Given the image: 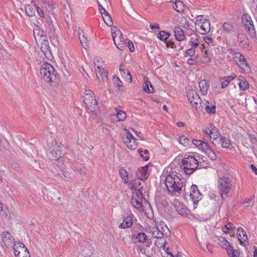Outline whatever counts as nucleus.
Listing matches in <instances>:
<instances>
[{
    "instance_id": "obj_28",
    "label": "nucleus",
    "mask_w": 257,
    "mask_h": 257,
    "mask_svg": "<svg viewBox=\"0 0 257 257\" xmlns=\"http://www.w3.org/2000/svg\"><path fill=\"white\" fill-rule=\"evenodd\" d=\"M121 65L120 66L119 71L121 76L124 77L126 80L129 82H132V78L131 73L128 69H123L121 68Z\"/></svg>"
},
{
    "instance_id": "obj_32",
    "label": "nucleus",
    "mask_w": 257,
    "mask_h": 257,
    "mask_svg": "<svg viewBox=\"0 0 257 257\" xmlns=\"http://www.w3.org/2000/svg\"><path fill=\"white\" fill-rule=\"evenodd\" d=\"M19 245V247L21 248L22 250V255H23L22 257H30V253L29 252L28 249L25 246V244L23 242L18 243Z\"/></svg>"
},
{
    "instance_id": "obj_64",
    "label": "nucleus",
    "mask_w": 257,
    "mask_h": 257,
    "mask_svg": "<svg viewBox=\"0 0 257 257\" xmlns=\"http://www.w3.org/2000/svg\"><path fill=\"white\" fill-rule=\"evenodd\" d=\"M166 46L167 47L171 48H175L176 47L175 43L172 41H166Z\"/></svg>"
},
{
    "instance_id": "obj_31",
    "label": "nucleus",
    "mask_w": 257,
    "mask_h": 257,
    "mask_svg": "<svg viewBox=\"0 0 257 257\" xmlns=\"http://www.w3.org/2000/svg\"><path fill=\"white\" fill-rule=\"evenodd\" d=\"M119 174L122 180L123 181L124 183H127L128 182V175L127 171L123 169L120 168L119 170Z\"/></svg>"
},
{
    "instance_id": "obj_19",
    "label": "nucleus",
    "mask_w": 257,
    "mask_h": 257,
    "mask_svg": "<svg viewBox=\"0 0 257 257\" xmlns=\"http://www.w3.org/2000/svg\"><path fill=\"white\" fill-rule=\"evenodd\" d=\"M234 56L235 58L238 59V65L239 67L242 69H245L246 67H248V64H247L245 58L244 56L239 53H234Z\"/></svg>"
},
{
    "instance_id": "obj_50",
    "label": "nucleus",
    "mask_w": 257,
    "mask_h": 257,
    "mask_svg": "<svg viewBox=\"0 0 257 257\" xmlns=\"http://www.w3.org/2000/svg\"><path fill=\"white\" fill-rule=\"evenodd\" d=\"M237 231H238V233L241 232L242 236L243 237H245V238L244 239V242H246L248 240V239H247V234L246 233V231L244 230V229L241 227H239L237 229Z\"/></svg>"
},
{
    "instance_id": "obj_61",
    "label": "nucleus",
    "mask_w": 257,
    "mask_h": 257,
    "mask_svg": "<svg viewBox=\"0 0 257 257\" xmlns=\"http://www.w3.org/2000/svg\"><path fill=\"white\" fill-rule=\"evenodd\" d=\"M240 254V251L238 249H234L233 252H231L230 257H238Z\"/></svg>"
},
{
    "instance_id": "obj_6",
    "label": "nucleus",
    "mask_w": 257,
    "mask_h": 257,
    "mask_svg": "<svg viewBox=\"0 0 257 257\" xmlns=\"http://www.w3.org/2000/svg\"><path fill=\"white\" fill-rule=\"evenodd\" d=\"M111 31L112 37L115 46L119 50H123L126 47V42L128 39L123 36L120 31L116 27L112 28Z\"/></svg>"
},
{
    "instance_id": "obj_4",
    "label": "nucleus",
    "mask_w": 257,
    "mask_h": 257,
    "mask_svg": "<svg viewBox=\"0 0 257 257\" xmlns=\"http://www.w3.org/2000/svg\"><path fill=\"white\" fill-rule=\"evenodd\" d=\"M40 74L43 79L48 83H57L59 80V76L55 72L54 67L50 63H45L42 65Z\"/></svg>"
},
{
    "instance_id": "obj_41",
    "label": "nucleus",
    "mask_w": 257,
    "mask_h": 257,
    "mask_svg": "<svg viewBox=\"0 0 257 257\" xmlns=\"http://www.w3.org/2000/svg\"><path fill=\"white\" fill-rule=\"evenodd\" d=\"M237 39L239 43L241 44L243 46L247 45L246 43L245 42V40L247 39V38L244 34H238L237 36Z\"/></svg>"
},
{
    "instance_id": "obj_44",
    "label": "nucleus",
    "mask_w": 257,
    "mask_h": 257,
    "mask_svg": "<svg viewBox=\"0 0 257 257\" xmlns=\"http://www.w3.org/2000/svg\"><path fill=\"white\" fill-rule=\"evenodd\" d=\"M210 149L211 148L209 146L208 144L205 142H203L201 146L199 147V149L202 150V151L205 153H207V151H209V149Z\"/></svg>"
},
{
    "instance_id": "obj_48",
    "label": "nucleus",
    "mask_w": 257,
    "mask_h": 257,
    "mask_svg": "<svg viewBox=\"0 0 257 257\" xmlns=\"http://www.w3.org/2000/svg\"><path fill=\"white\" fill-rule=\"evenodd\" d=\"M133 196H136L137 199L141 200V201L143 199L145 200V196L143 193V190L138 191V193Z\"/></svg>"
},
{
    "instance_id": "obj_18",
    "label": "nucleus",
    "mask_w": 257,
    "mask_h": 257,
    "mask_svg": "<svg viewBox=\"0 0 257 257\" xmlns=\"http://www.w3.org/2000/svg\"><path fill=\"white\" fill-rule=\"evenodd\" d=\"M148 168L149 166L146 165L145 167L138 168L136 172V176L138 179L144 180L148 178L149 175L148 172Z\"/></svg>"
},
{
    "instance_id": "obj_38",
    "label": "nucleus",
    "mask_w": 257,
    "mask_h": 257,
    "mask_svg": "<svg viewBox=\"0 0 257 257\" xmlns=\"http://www.w3.org/2000/svg\"><path fill=\"white\" fill-rule=\"evenodd\" d=\"M179 143L185 146H188L190 143V140L184 136H182L179 138Z\"/></svg>"
},
{
    "instance_id": "obj_26",
    "label": "nucleus",
    "mask_w": 257,
    "mask_h": 257,
    "mask_svg": "<svg viewBox=\"0 0 257 257\" xmlns=\"http://www.w3.org/2000/svg\"><path fill=\"white\" fill-rule=\"evenodd\" d=\"M198 85L202 94L206 95L208 90V84L207 81L205 80H201L199 81Z\"/></svg>"
},
{
    "instance_id": "obj_3",
    "label": "nucleus",
    "mask_w": 257,
    "mask_h": 257,
    "mask_svg": "<svg viewBox=\"0 0 257 257\" xmlns=\"http://www.w3.org/2000/svg\"><path fill=\"white\" fill-rule=\"evenodd\" d=\"M233 184L232 178L222 176L218 179L217 188L222 201H225L228 197L231 196Z\"/></svg>"
},
{
    "instance_id": "obj_39",
    "label": "nucleus",
    "mask_w": 257,
    "mask_h": 257,
    "mask_svg": "<svg viewBox=\"0 0 257 257\" xmlns=\"http://www.w3.org/2000/svg\"><path fill=\"white\" fill-rule=\"evenodd\" d=\"M102 17L104 22L108 26L110 27L112 25L113 22L112 19L108 15V13L104 14V16L103 15Z\"/></svg>"
},
{
    "instance_id": "obj_12",
    "label": "nucleus",
    "mask_w": 257,
    "mask_h": 257,
    "mask_svg": "<svg viewBox=\"0 0 257 257\" xmlns=\"http://www.w3.org/2000/svg\"><path fill=\"white\" fill-rule=\"evenodd\" d=\"M94 66L95 68V73L97 77L96 81H98V84L104 81H106L108 79V73L102 65H97V63L94 61Z\"/></svg>"
},
{
    "instance_id": "obj_13",
    "label": "nucleus",
    "mask_w": 257,
    "mask_h": 257,
    "mask_svg": "<svg viewBox=\"0 0 257 257\" xmlns=\"http://www.w3.org/2000/svg\"><path fill=\"white\" fill-rule=\"evenodd\" d=\"M122 140L127 145V147L132 150H135L137 148V139L134 137L133 135L128 132H127L125 136H124Z\"/></svg>"
},
{
    "instance_id": "obj_60",
    "label": "nucleus",
    "mask_w": 257,
    "mask_h": 257,
    "mask_svg": "<svg viewBox=\"0 0 257 257\" xmlns=\"http://www.w3.org/2000/svg\"><path fill=\"white\" fill-rule=\"evenodd\" d=\"M138 153L140 154L141 157L143 158V159L145 161H147L149 160L150 158L149 156H145L144 157V156L142 154L143 150L142 149H139L138 150Z\"/></svg>"
},
{
    "instance_id": "obj_47",
    "label": "nucleus",
    "mask_w": 257,
    "mask_h": 257,
    "mask_svg": "<svg viewBox=\"0 0 257 257\" xmlns=\"http://www.w3.org/2000/svg\"><path fill=\"white\" fill-rule=\"evenodd\" d=\"M195 53V48L192 47L190 49H187L185 52V56L194 57Z\"/></svg>"
},
{
    "instance_id": "obj_42",
    "label": "nucleus",
    "mask_w": 257,
    "mask_h": 257,
    "mask_svg": "<svg viewBox=\"0 0 257 257\" xmlns=\"http://www.w3.org/2000/svg\"><path fill=\"white\" fill-rule=\"evenodd\" d=\"M223 29L224 31L228 33L231 32V31L232 30L233 26L230 23L225 22L223 24Z\"/></svg>"
},
{
    "instance_id": "obj_46",
    "label": "nucleus",
    "mask_w": 257,
    "mask_h": 257,
    "mask_svg": "<svg viewBox=\"0 0 257 257\" xmlns=\"http://www.w3.org/2000/svg\"><path fill=\"white\" fill-rule=\"evenodd\" d=\"M205 154L211 160H215L216 159V155L211 149H209V151H207Z\"/></svg>"
},
{
    "instance_id": "obj_7",
    "label": "nucleus",
    "mask_w": 257,
    "mask_h": 257,
    "mask_svg": "<svg viewBox=\"0 0 257 257\" xmlns=\"http://www.w3.org/2000/svg\"><path fill=\"white\" fill-rule=\"evenodd\" d=\"M187 96L191 104L196 109H200L204 104L198 94L194 90H189L187 92Z\"/></svg>"
},
{
    "instance_id": "obj_29",
    "label": "nucleus",
    "mask_w": 257,
    "mask_h": 257,
    "mask_svg": "<svg viewBox=\"0 0 257 257\" xmlns=\"http://www.w3.org/2000/svg\"><path fill=\"white\" fill-rule=\"evenodd\" d=\"M113 80L114 85L116 86L118 91H123L124 90V86L120 79L115 75H114L113 76Z\"/></svg>"
},
{
    "instance_id": "obj_9",
    "label": "nucleus",
    "mask_w": 257,
    "mask_h": 257,
    "mask_svg": "<svg viewBox=\"0 0 257 257\" xmlns=\"http://www.w3.org/2000/svg\"><path fill=\"white\" fill-rule=\"evenodd\" d=\"M83 102L90 111L95 112L98 109V102L93 95H84Z\"/></svg>"
},
{
    "instance_id": "obj_62",
    "label": "nucleus",
    "mask_w": 257,
    "mask_h": 257,
    "mask_svg": "<svg viewBox=\"0 0 257 257\" xmlns=\"http://www.w3.org/2000/svg\"><path fill=\"white\" fill-rule=\"evenodd\" d=\"M98 8H99V11L102 15V16H103V15L107 13V11H105V10L103 8V7L99 3H98Z\"/></svg>"
},
{
    "instance_id": "obj_57",
    "label": "nucleus",
    "mask_w": 257,
    "mask_h": 257,
    "mask_svg": "<svg viewBox=\"0 0 257 257\" xmlns=\"http://www.w3.org/2000/svg\"><path fill=\"white\" fill-rule=\"evenodd\" d=\"M192 142L194 145H195L197 147H198L199 149V147L201 146V144L203 143V141H201V140L194 139L192 140Z\"/></svg>"
},
{
    "instance_id": "obj_23",
    "label": "nucleus",
    "mask_w": 257,
    "mask_h": 257,
    "mask_svg": "<svg viewBox=\"0 0 257 257\" xmlns=\"http://www.w3.org/2000/svg\"><path fill=\"white\" fill-rule=\"evenodd\" d=\"M152 235L153 237L157 238L158 239H159V241H161V244L164 242H166L164 237V233L158 228H156L154 231H153Z\"/></svg>"
},
{
    "instance_id": "obj_58",
    "label": "nucleus",
    "mask_w": 257,
    "mask_h": 257,
    "mask_svg": "<svg viewBox=\"0 0 257 257\" xmlns=\"http://www.w3.org/2000/svg\"><path fill=\"white\" fill-rule=\"evenodd\" d=\"M43 31H41L38 27L34 30V36H35L36 34H37L38 36H40V37H43Z\"/></svg>"
},
{
    "instance_id": "obj_63",
    "label": "nucleus",
    "mask_w": 257,
    "mask_h": 257,
    "mask_svg": "<svg viewBox=\"0 0 257 257\" xmlns=\"http://www.w3.org/2000/svg\"><path fill=\"white\" fill-rule=\"evenodd\" d=\"M195 58H196V57H193V58H192V57L189 58L187 60V63L190 65H193V64H195V62L196 61Z\"/></svg>"
},
{
    "instance_id": "obj_5",
    "label": "nucleus",
    "mask_w": 257,
    "mask_h": 257,
    "mask_svg": "<svg viewBox=\"0 0 257 257\" xmlns=\"http://www.w3.org/2000/svg\"><path fill=\"white\" fill-rule=\"evenodd\" d=\"M198 161L194 157L188 156L183 159L180 168L186 175H191L198 168Z\"/></svg>"
},
{
    "instance_id": "obj_49",
    "label": "nucleus",
    "mask_w": 257,
    "mask_h": 257,
    "mask_svg": "<svg viewBox=\"0 0 257 257\" xmlns=\"http://www.w3.org/2000/svg\"><path fill=\"white\" fill-rule=\"evenodd\" d=\"M189 43L191 44L193 48L197 47L199 46V43L196 38L191 37Z\"/></svg>"
},
{
    "instance_id": "obj_1",
    "label": "nucleus",
    "mask_w": 257,
    "mask_h": 257,
    "mask_svg": "<svg viewBox=\"0 0 257 257\" xmlns=\"http://www.w3.org/2000/svg\"><path fill=\"white\" fill-rule=\"evenodd\" d=\"M165 177V185L169 192L172 194L180 193L184 186L183 181L180 178L181 175L173 173L167 175L163 174Z\"/></svg>"
},
{
    "instance_id": "obj_2",
    "label": "nucleus",
    "mask_w": 257,
    "mask_h": 257,
    "mask_svg": "<svg viewBox=\"0 0 257 257\" xmlns=\"http://www.w3.org/2000/svg\"><path fill=\"white\" fill-rule=\"evenodd\" d=\"M48 152L47 156L51 160H54L55 162L54 165L57 167L59 171H61L63 174L64 165V158L63 154L62 153V150H60L59 147L55 146L52 144L51 145L50 144H48Z\"/></svg>"
},
{
    "instance_id": "obj_21",
    "label": "nucleus",
    "mask_w": 257,
    "mask_h": 257,
    "mask_svg": "<svg viewBox=\"0 0 257 257\" xmlns=\"http://www.w3.org/2000/svg\"><path fill=\"white\" fill-rule=\"evenodd\" d=\"M144 83L143 85V90L148 93H152L154 92V89L152 85L149 81L148 78L147 76H144L143 78Z\"/></svg>"
},
{
    "instance_id": "obj_59",
    "label": "nucleus",
    "mask_w": 257,
    "mask_h": 257,
    "mask_svg": "<svg viewBox=\"0 0 257 257\" xmlns=\"http://www.w3.org/2000/svg\"><path fill=\"white\" fill-rule=\"evenodd\" d=\"M15 246V245L13 246L14 248V250L15 251V255L16 257H22L23 256L20 255L21 253L22 254V250L20 251V250H17L16 249V246Z\"/></svg>"
},
{
    "instance_id": "obj_25",
    "label": "nucleus",
    "mask_w": 257,
    "mask_h": 257,
    "mask_svg": "<svg viewBox=\"0 0 257 257\" xmlns=\"http://www.w3.org/2000/svg\"><path fill=\"white\" fill-rule=\"evenodd\" d=\"M205 108L206 111L210 114H214L216 111V106L214 104H211L208 100L205 101Z\"/></svg>"
},
{
    "instance_id": "obj_33",
    "label": "nucleus",
    "mask_w": 257,
    "mask_h": 257,
    "mask_svg": "<svg viewBox=\"0 0 257 257\" xmlns=\"http://www.w3.org/2000/svg\"><path fill=\"white\" fill-rule=\"evenodd\" d=\"M219 143L221 145V147L224 148H228L230 146L229 140L225 137H220Z\"/></svg>"
},
{
    "instance_id": "obj_30",
    "label": "nucleus",
    "mask_w": 257,
    "mask_h": 257,
    "mask_svg": "<svg viewBox=\"0 0 257 257\" xmlns=\"http://www.w3.org/2000/svg\"><path fill=\"white\" fill-rule=\"evenodd\" d=\"M174 9L177 12L181 13L184 11V5L180 1H176L173 6Z\"/></svg>"
},
{
    "instance_id": "obj_53",
    "label": "nucleus",
    "mask_w": 257,
    "mask_h": 257,
    "mask_svg": "<svg viewBox=\"0 0 257 257\" xmlns=\"http://www.w3.org/2000/svg\"><path fill=\"white\" fill-rule=\"evenodd\" d=\"M177 211L179 213V214L184 215H187V209L186 208L181 207V208H179V207L177 209Z\"/></svg>"
},
{
    "instance_id": "obj_54",
    "label": "nucleus",
    "mask_w": 257,
    "mask_h": 257,
    "mask_svg": "<svg viewBox=\"0 0 257 257\" xmlns=\"http://www.w3.org/2000/svg\"><path fill=\"white\" fill-rule=\"evenodd\" d=\"M220 82L221 83V88L222 89L226 87L229 83L228 81L224 79V77L220 79Z\"/></svg>"
},
{
    "instance_id": "obj_24",
    "label": "nucleus",
    "mask_w": 257,
    "mask_h": 257,
    "mask_svg": "<svg viewBox=\"0 0 257 257\" xmlns=\"http://www.w3.org/2000/svg\"><path fill=\"white\" fill-rule=\"evenodd\" d=\"M132 239H137L139 242L141 243H144L146 240L147 238V235L143 232L138 233L137 235L132 234Z\"/></svg>"
},
{
    "instance_id": "obj_36",
    "label": "nucleus",
    "mask_w": 257,
    "mask_h": 257,
    "mask_svg": "<svg viewBox=\"0 0 257 257\" xmlns=\"http://www.w3.org/2000/svg\"><path fill=\"white\" fill-rule=\"evenodd\" d=\"M170 36V34L169 33L164 31H161L158 34V37L161 41H165L167 40Z\"/></svg>"
},
{
    "instance_id": "obj_40",
    "label": "nucleus",
    "mask_w": 257,
    "mask_h": 257,
    "mask_svg": "<svg viewBox=\"0 0 257 257\" xmlns=\"http://www.w3.org/2000/svg\"><path fill=\"white\" fill-rule=\"evenodd\" d=\"M79 38L82 46L83 47V48L86 49V47L88 46V40L83 35L82 36V37L80 36V33H79Z\"/></svg>"
},
{
    "instance_id": "obj_10",
    "label": "nucleus",
    "mask_w": 257,
    "mask_h": 257,
    "mask_svg": "<svg viewBox=\"0 0 257 257\" xmlns=\"http://www.w3.org/2000/svg\"><path fill=\"white\" fill-rule=\"evenodd\" d=\"M196 29L202 35L208 33L210 30V21L208 19H198L195 22Z\"/></svg>"
},
{
    "instance_id": "obj_34",
    "label": "nucleus",
    "mask_w": 257,
    "mask_h": 257,
    "mask_svg": "<svg viewBox=\"0 0 257 257\" xmlns=\"http://www.w3.org/2000/svg\"><path fill=\"white\" fill-rule=\"evenodd\" d=\"M217 243L223 248H226L229 246L230 243L223 237H220L217 240Z\"/></svg>"
},
{
    "instance_id": "obj_15",
    "label": "nucleus",
    "mask_w": 257,
    "mask_h": 257,
    "mask_svg": "<svg viewBox=\"0 0 257 257\" xmlns=\"http://www.w3.org/2000/svg\"><path fill=\"white\" fill-rule=\"evenodd\" d=\"M211 130H209V133L207 131L203 130V133L210 135V139H213L212 143L215 145V142L217 141V139L220 138V133L217 128L215 127L213 124L210 125Z\"/></svg>"
},
{
    "instance_id": "obj_51",
    "label": "nucleus",
    "mask_w": 257,
    "mask_h": 257,
    "mask_svg": "<svg viewBox=\"0 0 257 257\" xmlns=\"http://www.w3.org/2000/svg\"><path fill=\"white\" fill-rule=\"evenodd\" d=\"M234 228L233 224L231 222L227 223V225L223 228V231L227 233L228 230H232Z\"/></svg>"
},
{
    "instance_id": "obj_43",
    "label": "nucleus",
    "mask_w": 257,
    "mask_h": 257,
    "mask_svg": "<svg viewBox=\"0 0 257 257\" xmlns=\"http://www.w3.org/2000/svg\"><path fill=\"white\" fill-rule=\"evenodd\" d=\"M141 179H138L137 180H136L135 182L134 183L133 185V188L135 189V190L139 191L141 190H143V186H142V184L141 182Z\"/></svg>"
},
{
    "instance_id": "obj_56",
    "label": "nucleus",
    "mask_w": 257,
    "mask_h": 257,
    "mask_svg": "<svg viewBox=\"0 0 257 257\" xmlns=\"http://www.w3.org/2000/svg\"><path fill=\"white\" fill-rule=\"evenodd\" d=\"M243 204L245 207H252L253 205V201L252 199H249L244 202Z\"/></svg>"
},
{
    "instance_id": "obj_8",
    "label": "nucleus",
    "mask_w": 257,
    "mask_h": 257,
    "mask_svg": "<svg viewBox=\"0 0 257 257\" xmlns=\"http://www.w3.org/2000/svg\"><path fill=\"white\" fill-rule=\"evenodd\" d=\"M77 249L78 252L80 253L84 257H90L93 254V247L91 244L88 241H81Z\"/></svg>"
},
{
    "instance_id": "obj_52",
    "label": "nucleus",
    "mask_w": 257,
    "mask_h": 257,
    "mask_svg": "<svg viewBox=\"0 0 257 257\" xmlns=\"http://www.w3.org/2000/svg\"><path fill=\"white\" fill-rule=\"evenodd\" d=\"M126 46L129 48L131 52H133L135 51V48L133 43L128 39L126 42Z\"/></svg>"
},
{
    "instance_id": "obj_22",
    "label": "nucleus",
    "mask_w": 257,
    "mask_h": 257,
    "mask_svg": "<svg viewBox=\"0 0 257 257\" xmlns=\"http://www.w3.org/2000/svg\"><path fill=\"white\" fill-rule=\"evenodd\" d=\"M133 219L131 216H127L123 218V222L120 223L119 227L121 228H127L132 226Z\"/></svg>"
},
{
    "instance_id": "obj_55",
    "label": "nucleus",
    "mask_w": 257,
    "mask_h": 257,
    "mask_svg": "<svg viewBox=\"0 0 257 257\" xmlns=\"http://www.w3.org/2000/svg\"><path fill=\"white\" fill-rule=\"evenodd\" d=\"M36 8V9H37V13L38 14H39V15L41 17V18H45V13L42 10V9H41L40 8H39V7L38 6H35Z\"/></svg>"
},
{
    "instance_id": "obj_14",
    "label": "nucleus",
    "mask_w": 257,
    "mask_h": 257,
    "mask_svg": "<svg viewBox=\"0 0 257 257\" xmlns=\"http://www.w3.org/2000/svg\"><path fill=\"white\" fill-rule=\"evenodd\" d=\"M40 49L47 59L52 60L53 56L50 50L48 41L44 39L41 43Z\"/></svg>"
},
{
    "instance_id": "obj_20",
    "label": "nucleus",
    "mask_w": 257,
    "mask_h": 257,
    "mask_svg": "<svg viewBox=\"0 0 257 257\" xmlns=\"http://www.w3.org/2000/svg\"><path fill=\"white\" fill-rule=\"evenodd\" d=\"M176 40L181 41L185 39V36L183 30L179 27H175L174 30Z\"/></svg>"
},
{
    "instance_id": "obj_17",
    "label": "nucleus",
    "mask_w": 257,
    "mask_h": 257,
    "mask_svg": "<svg viewBox=\"0 0 257 257\" xmlns=\"http://www.w3.org/2000/svg\"><path fill=\"white\" fill-rule=\"evenodd\" d=\"M190 196L194 203L201 199V194L199 192L197 185L193 184L191 186Z\"/></svg>"
},
{
    "instance_id": "obj_45",
    "label": "nucleus",
    "mask_w": 257,
    "mask_h": 257,
    "mask_svg": "<svg viewBox=\"0 0 257 257\" xmlns=\"http://www.w3.org/2000/svg\"><path fill=\"white\" fill-rule=\"evenodd\" d=\"M239 87L240 90H244L248 88L249 84L245 80H242L239 83Z\"/></svg>"
},
{
    "instance_id": "obj_27",
    "label": "nucleus",
    "mask_w": 257,
    "mask_h": 257,
    "mask_svg": "<svg viewBox=\"0 0 257 257\" xmlns=\"http://www.w3.org/2000/svg\"><path fill=\"white\" fill-rule=\"evenodd\" d=\"M132 204L139 211H142L143 210L142 201H140L139 199H137L136 196L132 197Z\"/></svg>"
},
{
    "instance_id": "obj_35",
    "label": "nucleus",
    "mask_w": 257,
    "mask_h": 257,
    "mask_svg": "<svg viewBox=\"0 0 257 257\" xmlns=\"http://www.w3.org/2000/svg\"><path fill=\"white\" fill-rule=\"evenodd\" d=\"M25 11L27 15L30 17L35 16V11L31 5H27L25 6Z\"/></svg>"
},
{
    "instance_id": "obj_37",
    "label": "nucleus",
    "mask_w": 257,
    "mask_h": 257,
    "mask_svg": "<svg viewBox=\"0 0 257 257\" xmlns=\"http://www.w3.org/2000/svg\"><path fill=\"white\" fill-rule=\"evenodd\" d=\"M116 109V111L117 112L116 115H117V118H118V120L119 121L124 120L126 117V113L124 111L119 110L118 109Z\"/></svg>"
},
{
    "instance_id": "obj_16",
    "label": "nucleus",
    "mask_w": 257,
    "mask_h": 257,
    "mask_svg": "<svg viewBox=\"0 0 257 257\" xmlns=\"http://www.w3.org/2000/svg\"><path fill=\"white\" fill-rule=\"evenodd\" d=\"M2 240L4 245L7 247H12L16 245L13 236L9 232H4L2 235Z\"/></svg>"
},
{
    "instance_id": "obj_11",
    "label": "nucleus",
    "mask_w": 257,
    "mask_h": 257,
    "mask_svg": "<svg viewBox=\"0 0 257 257\" xmlns=\"http://www.w3.org/2000/svg\"><path fill=\"white\" fill-rule=\"evenodd\" d=\"M242 21L244 24L245 30L252 38L256 37V31L250 17L247 14H244L242 17Z\"/></svg>"
}]
</instances>
